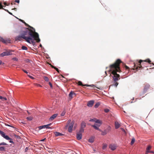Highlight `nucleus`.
Here are the masks:
<instances>
[{
    "label": "nucleus",
    "instance_id": "obj_30",
    "mask_svg": "<svg viewBox=\"0 0 154 154\" xmlns=\"http://www.w3.org/2000/svg\"><path fill=\"white\" fill-rule=\"evenodd\" d=\"M21 48L23 50H27L28 49V48H27V47L24 46H22Z\"/></svg>",
    "mask_w": 154,
    "mask_h": 154
},
{
    "label": "nucleus",
    "instance_id": "obj_17",
    "mask_svg": "<svg viewBox=\"0 0 154 154\" xmlns=\"http://www.w3.org/2000/svg\"><path fill=\"white\" fill-rule=\"evenodd\" d=\"M57 116V114H55L49 118V120L50 121H53Z\"/></svg>",
    "mask_w": 154,
    "mask_h": 154
},
{
    "label": "nucleus",
    "instance_id": "obj_39",
    "mask_svg": "<svg viewBox=\"0 0 154 154\" xmlns=\"http://www.w3.org/2000/svg\"><path fill=\"white\" fill-rule=\"evenodd\" d=\"M8 144L6 143H5V142H2L1 143H0V146L1 145H7Z\"/></svg>",
    "mask_w": 154,
    "mask_h": 154
},
{
    "label": "nucleus",
    "instance_id": "obj_7",
    "mask_svg": "<svg viewBox=\"0 0 154 154\" xmlns=\"http://www.w3.org/2000/svg\"><path fill=\"white\" fill-rule=\"evenodd\" d=\"M0 134L4 138L7 140H12V139L10 138L8 135H6L5 133L2 131L0 130Z\"/></svg>",
    "mask_w": 154,
    "mask_h": 154
},
{
    "label": "nucleus",
    "instance_id": "obj_32",
    "mask_svg": "<svg viewBox=\"0 0 154 154\" xmlns=\"http://www.w3.org/2000/svg\"><path fill=\"white\" fill-rule=\"evenodd\" d=\"M27 120L29 121H31L32 119L33 118L32 117H28L26 118Z\"/></svg>",
    "mask_w": 154,
    "mask_h": 154
},
{
    "label": "nucleus",
    "instance_id": "obj_25",
    "mask_svg": "<svg viewBox=\"0 0 154 154\" xmlns=\"http://www.w3.org/2000/svg\"><path fill=\"white\" fill-rule=\"evenodd\" d=\"M0 151H5V147L4 146L0 147Z\"/></svg>",
    "mask_w": 154,
    "mask_h": 154
},
{
    "label": "nucleus",
    "instance_id": "obj_46",
    "mask_svg": "<svg viewBox=\"0 0 154 154\" xmlns=\"http://www.w3.org/2000/svg\"><path fill=\"white\" fill-rule=\"evenodd\" d=\"M22 70H23V71L24 72H25V73H27H27H28V72H27L26 71V70H24V69H22Z\"/></svg>",
    "mask_w": 154,
    "mask_h": 154
},
{
    "label": "nucleus",
    "instance_id": "obj_16",
    "mask_svg": "<svg viewBox=\"0 0 154 154\" xmlns=\"http://www.w3.org/2000/svg\"><path fill=\"white\" fill-rule=\"evenodd\" d=\"M75 95V94L72 91H71L69 94V99L71 100L73 98L72 95Z\"/></svg>",
    "mask_w": 154,
    "mask_h": 154
},
{
    "label": "nucleus",
    "instance_id": "obj_50",
    "mask_svg": "<svg viewBox=\"0 0 154 154\" xmlns=\"http://www.w3.org/2000/svg\"><path fill=\"white\" fill-rule=\"evenodd\" d=\"M46 138H45L44 139H42V140H41V141H42V142H43V141H44L45 140Z\"/></svg>",
    "mask_w": 154,
    "mask_h": 154
},
{
    "label": "nucleus",
    "instance_id": "obj_10",
    "mask_svg": "<svg viewBox=\"0 0 154 154\" xmlns=\"http://www.w3.org/2000/svg\"><path fill=\"white\" fill-rule=\"evenodd\" d=\"M51 125V124L50 123V124L42 125V126H41L38 127V128L39 129H42L44 128H51L50 127H49V126H50Z\"/></svg>",
    "mask_w": 154,
    "mask_h": 154
},
{
    "label": "nucleus",
    "instance_id": "obj_59",
    "mask_svg": "<svg viewBox=\"0 0 154 154\" xmlns=\"http://www.w3.org/2000/svg\"><path fill=\"white\" fill-rule=\"evenodd\" d=\"M4 4L5 5H6V2L4 3Z\"/></svg>",
    "mask_w": 154,
    "mask_h": 154
},
{
    "label": "nucleus",
    "instance_id": "obj_12",
    "mask_svg": "<svg viewBox=\"0 0 154 154\" xmlns=\"http://www.w3.org/2000/svg\"><path fill=\"white\" fill-rule=\"evenodd\" d=\"M116 146L114 144H110L109 146V147L112 150H114L116 149Z\"/></svg>",
    "mask_w": 154,
    "mask_h": 154
},
{
    "label": "nucleus",
    "instance_id": "obj_5",
    "mask_svg": "<svg viewBox=\"0 0 154 154\" xmlns=\"http://www.w3.org/2000/svg\"><path fill=\"white\" fill-rule=\"evenodd\" d=\"M143 92L144 93H146L147 90L150 87V85L146 82L143 85Z\"/></svg>",
    "mask_w": 154,
    "mask_h": 154
},
{
    "label": "nucleus",
    "instance_id": "obj_35",
    "mask_svg": "<svg viewBox=\"0 0 154 154\" xmlns=\"http://www.w3.org/2000/svg\"><path fill=\"white\" fill-rule=\"evenodd\" d=\"M100 105V103H96L94 106V107L95 108H97Z\"/></svg>",
    "mask_w": 154,
    "mask_h": 154
},
{
    "label": "nucleus",
    "instance_id": "obj_1",
    "mask_svg": "<svg viewBox=\"0 0 154 154\" xmlns=\"http://www.w3.org/2000/svg\"><path fill=\"white\" fill-rule=\"evenodd\" d=\"M22 38L24 39L27 42L33 45L35 44V40L39 42L40 40L38 34L37 32H35L30 29L27 28L25 30L22 31L20 35L17 36L15 38L16 40H22Z\"/></svg>",
    "mask_w": 154,
    "mask_h": 154
},
{
    "label": "nucleus",
    "instance_id": "obj_19",
    "mask_svg": "<svg viewBox=\"0 0 154 154\" xmlns=\"http://www.w3.org/2000/svg\"><path fill=\"white\" fill-rule=\"evenodd\" d=\"M115 128L116 129L118 128L120 126V124L117 121H116L115 122Z\"/></svg>",
    "mask_w": 154,
    "mask_h": 154
},
{
    "label": "nucleus",
    "instance_id": "obj_61",
    "mask_svg": "<svg viewBox=\"0 0 154 154\" xmlns=\"http://www.w3.org/2000/svg\"><path fill=\"white\" fill-rule=\"evenodd\" d=\"M144 64V63H142V65H143V64Z\"/></svg>",
    "mask_w": 154,
    "mask_h": 154
},
{
    "label": "nucleus",
    "instance_id": "obj_40",
    "mask_svg": "<svg viewBox=\"0 0 154 154\" xmlns=\"http://www.w3.org/2000/svg\"><path fill=\"white\" fill-rule=\"evenodd\" d=\"M104 111L105 112L107 113L109 112V110L108 109H105Z\"/></svg>",
    "mask_w": 154,
    "mask_h": 154
},
{
    "label": "nucleus",
    "instance_id": "obj_23",
    "mask_svg": "<svg viewBox=\"0 0 154 154\" xmlns=\"http://www.w3.org/2000/svg\"><path fill=\"white\" fill-rule=\"evenodd\" d=\"M55 134L56 136H61L63 135V134L60 133L56 132L55 133Z\"/></svg>",
    "mask_w": 154,
    "mask_h": 154
},
{
    "label": "nucleus",
    "instance_id": "obj_56",
    "mask_svg": "<svg viewBox=\"0 0 154 154\" xmlns=\"http://www.w3.org/2000/svg\"><path fill=\"white\" fill-rule=\"evenodd\" d=\"M149 153H154V152L152 151H149Z\"/></svg>",
    "mask_w": 154,
    "mask_h": 154
},
{
    "label": "nucleus",
    "instance_id": "obj_38",
    "mask_svg": "<svg viewBox=\"0 0 154 154\" xmlns=\"http://www.w3.org/2000/svg\"><path fill=\"white\" fill-rule=\"evenodd\" d=\"M95 120H96L95 118H94V119H90V120H89V121L90 122H95Z\"/></svg>",
    "mask_w": 154,
    "mask_h": 154
},
{
    "label": "nucleus",
    "instance_id": "obj_18",
    "mask_svg": "<svg viewBox=\"0 0 154 154\" xmlns=\"http://www.w3.org/2000/svg\"><path fill=\"white\" fill-rule=\"evenodd\" d=\"M95 122L98 123L97 124H99V125H101L102 124V122L99 119H96Z\"/></svg>",
    "mask_w": 154,
    "mask_h": 154
},
{
    "label": "nucleus",
    "instance_id": "obj_42",
    "mask_svg": "<svg viewBox=\"0 0 154 154\" xmlns=\"http://www.w3.org/2000/svg\"><path fill=\"white\" fill-rule=\"evenodd\" d=\"M125 67L126 69H129V67L125 65Z\"/></svg>",
    "mask_w": 154,
    "mask_h": 154
},
{
    "label": "nucleus",
    "instance_id": "obj_33",
    "mask_svg": "<svg viewBox=\"0 0 154 154\" xmlns=\"http://www.w3.org/2000/svg\"><path fill=\"white\" fill-rule=\"evenodd\" d=\"M44 78L45 81H46L48 82L49 80L48 78L46 76L44 77Z\"/></svg>",
    "mask_w": 154,
    "mask_h": 154
},
{
    "label": "nucleus",
    "instance_id": "obj_29",
    "mask_svg": "<svg viewBox=\"0 0 154 154\" xmlns=\"http://www.w3.org/2000/svg\"><path fill=\"white\" fill-rule=\"evenodd\" d=\"M19 2H20L19 0H15L14 1V2H13L11 3V4L12 5L13 4L15 5V2H17L18 3H19Z\"/></svg>",
    "mask_w": 154,
    "mask_h": 154
},
{
    "label": "nucleus",
    "instance_id": "obj_11",
    "mask_svg": "<svg viewBox=\"0 0 154 154\" xmlns=\"http://www.w3.org/2000/svg\"><path fill=\"white\" fill-rule=\"evenodd\" d=\"M100 125L99 124H95L94 125H91V126L93 127L96 130H99L100 131H101V130L100 129L99 127L100 126Z\"/></svg>",
    "mask_w": 154,
    "mask_h": 154
},
{
    "label": "nucleus",
    "instance_id": "obj_26",
    "mask_svg": "<svg viewBox=\"0 0 154 154\" xmlns=\"http://www.w3.org/2000/svg\"><path fill=\"white\" fill-rule=\"evenodd\" d=\"M84 128H81L80 130L78 132L79 133H81V134H82V133L84 132Z\"/></svg>",
    "mask_w": 154,
    "mask_h": 154
},
{
    "label": "nucleus",
    "instance_id": "obj_3",
    "mask_svg": "<svg viewBox=\"0 0 154 154\" xmlns=\"http://www.w3.org/2000/svg\"><path fill=\"white\" fill-rule=\"evenodd\" d=\"M74 122V121H71V119H69L67 121L65 128H68V131L69 132H72Z\"/></svg>",
    "mask_w": 154,
    "mask_h": 154
},
{
    "label": "nucleus",
    "instance_id": "obj_22",
    "mask_svg": "<svg viewBox=\"0 0 154 154\" xmlns=\"http://www.w3.org/2000/svg\"><path fill=\"white\" fill-rule=\"evenodd\" d=\"M86 123L84 122H82L81 124V128H84L86 127Z\"/></svg>",
    "mask_w": 154,
    "mask_h": 154
},
{
    "label": "nucleus",
    "instance_id": "obj_8",
    "mask_svg": "<svg viewBox=\"0 0 154 154\" xmlns=\"http://www.w3.org/2000/svg\"><path fill=\"white\" fill-rule=\"evenodd\" d=\"M12 54L11 53V51L9 50L8 51H6L0 54V56L1 57H4L5 56H8L11 55Z\"/></svg>",
    "mask_w": 154,
    "mask_h": 154
},
{
    "label": "nucleus",
    "instance_id": "obj_9",
    "mask_svg": "<svg viewBox=\"0 0 154 154\" xmlns=\"http://www.w3.org/2000/svg\"><path fill=\"white\" fill-rule=\"evenodd\" d=\"M78 84L79 85H81L82 86H86L87 87L90 86L91 88H94L95 87V85H88V84H86L83 85L82 84V82L81 81H79L78 82Z\"/></svg>",
    "mask_w": 154,
    "mask_h": 154
},
{
    "label": "nucleus",
    "instance_id": "obj_43",
    "mask_svg": "<svg viewBox=\"0 0 154 154\" xmlns=\"http://www.w3.org/2000/svg\"><path fill=\"white\" fill-rule=\"evenodd\" d=\"M28 76H29L30 78L31 79H34V78L33 77H32V76H30V75H28Z\"/></svg>",
    "mask_w": 154,
    "mask_h": 154
},
{
    "label": "nucleus",
    "instance_id": "obj_15",
    "mask_svg": "<svg viewBox=\"0 0 154 154\" xmlns=\"http://www.w3.org/2000/svg\"><path fill=\"white\" fill-rule=\"evenodd\" d=\"M94 103V101L93 100H90L87 103V106L89 107L92 106Z\"/></svg>",
    "mask_w": 154,
    "mask_h": 154
},
{
    "label": "nucleus",
    "instance_id": "obj_24",
    "mask_svg": "<svg viewBox=\"0 0 154 154\" xmlns=\"http://www.w3.org/2000/svg\"><path fill=\"white\" fill-rule=\"evenodd\" d=\"M135 141V139L134 137H133L132 139V140H131V142L130 143L131 144V145H133L134 144V143Z\"/></svg>",
    "mask_w": 154,
    "mask_h": 154
},
{
    "label": "nucleus",
    "instance_id": "obj_4",
    "mask_svg": "<svg viewBox=\"0 0 154 154\" xmlns=\"http://www.w3.org/2000/svg\"><path fill=\"white\" fill-rule=\"evenodd\" d=\"M143 62H148L149 63V64H152L154 65V64L152 63H151V61L149 59H147L144 60H140L138 62V66H136L135 64L134 65V68L135 69H137L139 68H142V66L141 65V63ZM151 69H154V67L151 68Z\"/></svg>",
    "mask_w": 154,
    "mask_h": 154
},
{
    "label": "nucleus",
    "instance_id": "obj_36",
    "mask_svg": "<svg viewBox=\"0 0 154 154\" xmlns=\"http://www.w3.org/2000/svg\"><path fill=\"white\" fill-rule=\"evenodd\" d=\"M115 82V84H113L112 85H113L115 86L116 87H117V86L118 85L119 83L118 82Z\"/></svg>",
    "mask_w": 154,
    "mask_h": 154
},
{
    "label": "nucleus",
    "instance_id": "obj_63",
    "mask_svg": "<svg viewBox=\"0 0 154 154\" xmlns=\"http://www.w3.org/2000/svg\"><path fill=\"white\" fill-rule=\"evenodd\" d=\"M124 112L125 113V111H124Z\"/></svg>",
    "mask_w": 154,
    "mask_h": 154
},
{
    "label": "nucleus",
    "instance_id": "obj_21",
    "mask_svg": "<svg viewBox=\"0 0 154 154\" xmlns=\"http://www.w3.org/2000/svg\"><path fill=\"white\" fill-rule=\"evenodd\" d=\"M0 41L4 43H6L8 42L7 40L1 37H0Z\"/></svg>",
    "mask_w": 154,
    "mask_h": 154
},
{
    "label": "nucleus",
    "instance_id": "obj_49",
    "mask_svg": "<svg viewBox=\"0 0 154 154\" xmlns=\"http://www.w3.org/2000/svg\"><path fill=\"white\" fill-rule=\"evenodd\" d=\"M5 125L7 126H10V127H13V126H11V125H8V124H6Z\"/></svg>",
    "mask_w": 154,
    "mask_h": 154
},
{
    "label": "nucleus",
    "instance_id": "obj_14",
    "mask_svg": "<svg viewBox=\"0 0 154 154\" xmlns=\"http://www.w3.org/2000/svg\"><path fill=\"white\" fill-rule=\"evenodd\" d=\"M22 22L24 23V24H25V25L26 26H28L30 28L32 29H30L31 30H32V31H33V32H35V30L34 28L32 27L31 26H30L28 24H27V23H26L24 21H23V20H22Z\"/></svg>",
    "mask_w": 154,
    "mask_h": 154
},
{
    "label": "nucleus",
    "instance_id": "obj_47",
    "mask_svg": "<svg viewBox=\"0 0 154 154\" xmlns=\"http://www.w3.org/2000/svg\"><path fill=\"white\" fill-rule=\"evenodd\" d=\"M121 129L122 131H123V132H125V130H124V129H123V128H121Z\"/></svg>",
    "mask_w": 154,
    "mask_h": 154
},
{
    "label": "nucleus",
    "instance_id": "obj_48",
    "mask_svg": "<svg viewBox=\"0 0 154 154\" xmlns=\"http://www.w3.org/2000/svg\"><path fill=\"white\" fill-rule=\"evenodd\" d=\"M149 152V151H146L145 154H148V153Z\"/></svg>",
    "mask_w": 154,
    "mask_h": 154
},
{
    "label": "nucleus",
    "instance_id": "obj_6",
    "mask_svg": "<svg viewBox=\"0 0 154 154\" xmlns=\"http://www.w3.org/2000/svg\"><path fill=\"white\" fill-rule=\"evenodd\" d=\"M111 127L109 126L104 131L101 130V131H100L101 132V134L102 135H106L107 133L109 132L111 130Z\"/></svg>",
    "mask_w": 154,
    "mask_h": 154
},
{
    "label": "nucleus",
    "instance_id": "obj_41",
    "mask_svg": "<svg viewBox=\"0 0 154 154\" xmlns=\"http://www.w3.org/2000/svg\"><path fill=\"white\" fill-rule=\"evenodd\" d=\"M12 60H15V61H17L18 60V59L16 57H14L12 59Z\"/></svg>",
    "mask_w": 154,
    "mask_h": 154
},
{
    "label": "nucleus",
    "instance_id": "obj_44",
    "mask_svg": "<svg viewBox=\"0 0 154 154\" xmlns=\"http://www.w3.org/2000/svg\"><path fill=\"white\" fill-rule=\"evenodd\" d=\"M54 69L56 70V71L58 72V73H59V70L58 69V68H57L56 67L54 68Z\"/></svg>",
    "mask_w": 154,
    "mask_h": 154
},
{
    "label": "nucleus",
    "instance_id": "obj_55",
    "mask_svg": "<svg viewBox=\"0 0 154 154\" xmlns=\"http://www.w3.org/2000/svg\"><path fill=\"white\" fill-rule=\"evenodd\" d=\"M27 113L29 115L30 114V113L29 112V111L28 110L27 111Z\"/></svg>",
    "mask_w": 154,
    "mask_h": 154
},
{
    "label": "nucleus",
    "instance_id": "obj_34",
    "mask_svg": "<svg viewBox=\"0 0 154 154\" xmlns=\"http://www.w3.org/2000/svg\"><path fill=\"white\" fill-rule=\"evenodd\" d=\"M34 85L38 87H42V86L39 84L37 83H34Z\"/></svg>",
    "mask_w": 154,
    "mask_h": 154
},
{
    "label": "nucleus",
    "instance_id": "obj_54",
    "mask_svg": "<svg viewBox=\"0 0 154 154\" xmlns=\"http://www.w3.org/2000/svg\"><path fill=\"white\" fill-rule=\"evenodd\" d=\"M9 142L10 143H13V142L11 140H10L9 141Z\"/></svg>",
    "mask_w": 154,
    "mask_h": 154
},
{
    "label": "nucleus",
    "instance_id": "obj_57",
    "mask_svg": "<svg viewBox=\"0 0 154 154\" xmlns=\"http://www.w3.org/2000/svg\"><path fill=\"white\" fill-rule=\"evenodd\" d=\"M2 61L1 60H0V65L2 63Z\"/></svg>",
    "mask_w": 154,
    "mask_h": 154
},
{
    "label": "nucleus",
    "instance_id": "obj_52",
    "mask_svg": "<svg viewBox=\"0 0 154 154\" xmlns=\"http://www.w3.org/2000/svg\"><path fill=\"white\" fill-rule=\"evenodd\" d=\"M76 124H75L74 126V129H75L76 128Z\"/></svg>",
    "mask_w": 154,
    "mask_h": 154
},
{
    "label": "nucleus",
    "instance_id": "obj_37",
    "mask_svg": "<svg viewBox=\"0 0 154 154\" xmlns=\"http://www.w3.org/2000/svg\"><path fill=\"white\" fill-rule=\"evenodd\" d=\"M66 113V111L64 110L61 113V116H63Z\"/></svg>",
    "mask_w": 154,
    "mask_h": 154
},
{
    "label": "nucleus",
    "instance_id": "obj_20",
    "mask_svg": "<svg viewBox=\"0 0 154 154\" xmlns=\"http://www.w3.org/2000/svg\"><path fill=\"white\" fill-rule=\"evenodd\" d=\"M94 137H92L88 139V141L90 143H92L94 141Z\"/></svg>",
    "mask_w": 154,
    "mask_h": 154
},
{
    "label": "nucleus",
    "instance_id": "obj_58",
    "mask_svg": "<svg viewBox=\"0 0 154 154\" xmlns=\"http://www.w3.org/2000/svg\"><path fill=\"white\" fill-rule=\"evenodd\" d=\"M14 9V10H16V8H14V9Z\"/></svg>",
    "mask_w": 154,
    "mask_h": 154
},
{
    "label": "nucleus",
    "instance_id": "obj_64",
    "mask_svg": "<svg viewBox=\"0 0 154 154\" xmlns=\"http://www.w3.org/2000/svg\"><path fill=\"white\" fill-rule=\"evenodd\" d=\"M40 46H42V45H40Z\"/></svg>",
    "mask_w": 154,
    "mask_h": 154
},
{
    "label": "nucleus",
    "instance_id": "obj_45",
    "mask_svg": "<svg viewBox=\"0 0 154 154\" xmlns=\"http://www.w3.org/2000/svg\"><path fill=\"white\" fill-rule=\"evenodd\" d=\"M49 85H50V87L51 88H52V84L50 82H49Z\"/></svg>",
    "mask_w": 154,
    "mask_h": 154
},
{
    "label": "nucleus",
    "instance_id": "obj_2",
    "mask_svg": "<svg viewBox=\"0 0 154 154\" xmlns=\"http://www.w3.org/2000/svg\"><path fill=\"white\" fill-rule=\"evenodd\" d=\"M122 63V62L120 59H118L114 63L111 64L109 66L110 69L109 72L113 75L112 78L115 82H117L120 79V75L117 72H121L120 65Z\"/></svg>",
    "mask_w": 154,
    "mask_h": 154
},
{
    "label": "nucleus",
    "instance_id": "obj_53",
    "mask_svg": "<svg viewBox=\"0 0 154 154\" xmlns=\"http://www.w3.org/2000/svg\"><path fill=\"white\" fill-rule=\"evenodd\" d=\"M51 67L52 68H54H54L56 67L54 66H53L51 64Z\"/></svg>",
    "mask_w": 154,
    "mask_h": 154
},
{
    "label": "nucleus",
    "instance_id": "obj_62",
    "mask_svg": "<svg viewBox=\"0 0 154 154\" xmlns=\"http://www.w3.org/2000/svg\"><path fill=\"white\" fill-rule=\"evenodd\" d=\"M105 72L106 74V75H107L106 74V71H105Z\"/></svg>",
    "mask_w": 154,
    "mask_h": 154
},
{
    "label": "nucleus",
    "instance_id": "obj_27",
    "mask_svg": "<svg viewBox=\"0 0 154 154\" xmlns=\"http://www.w3.org/2000/svg\"><path fill=\"white\" fill-rule=\"evenodd\" d=\"M0 99L2 100L3 101L6 100H7L6 98L3 97L1 96H0Z\"/></svg>",
    "mask_w": 154,
    "mask_h": 154
},
{
    "label": "nucleus",
    "instance_id": "obj_13",
    "mask_svg": "<svg viewBox=\"0 0 154 154\" xmlns=\"http://www.w3.org/2000/svg\"><path fill=\"white\" fill-rule=\"evenodd\" d=\"M82 134L77 132L76 134V138L78 140L82 139Z\"/></svg>",
    "mask_w": 154,
    "mask_h": 154
},
{
    "label": "nucleus",
    "instance_id": "obj_31",
    "mask_svg": "<svg viewBox=\"0 0 154 154\" xmlns=\"http://www.w3.org/2000/svg\"><path fill=\"white\" fill-rule=\"evenodd\" d=\"M107 145L106 144H103V149H105L106 147H107Z\"/></svg>",
    "mask_w": 154,
    "mask_h": 154
},
{
    "label": "nucleus",
    "instance_id": "obj_51",
    "mask_svg": "<svg viewBox=\"0 0 154 154\" xmlns=\"http://www.w3.org/2000/svg\"><path fill=\"white\" fill-rule=\"evenodd\" d=\"M28 150V148L27 147L25 149V152H26V151H27Z\"/></svg>",
    "mask_w": 154,
    "mask_h": 154
},
{
    "label": "nucleus",
    "instance_id": "obj_60",
    "mask_svg": "<svg viewBox=\"0 0 154 154\" xmlns=\"http://www.w3.org/2000/svg\"><path fill=\"white\" fill-rule=\"evenodd\" d=\"M9 13L11 14H12L11 12H9Z\"/></svg>",
    "mask_w": 154,
    "mask_h": 154
},
{
    "label": "nucleus",
    "instance_id": "obj_28",
    "mask_svg": "<svg viewBox=\"0 0 154 154\" xmlns=\"http://www.w3.org/2000/svg\"><path fill=\"white\" fill-rule=\"evenodd\" d=\"M152 146L150 145L148 146L146 148V150L148 151H149V150L151 149Z\"/></svg>",
    "mask_w": 154,
    "mask_h": 154
}]
</instances>
